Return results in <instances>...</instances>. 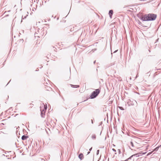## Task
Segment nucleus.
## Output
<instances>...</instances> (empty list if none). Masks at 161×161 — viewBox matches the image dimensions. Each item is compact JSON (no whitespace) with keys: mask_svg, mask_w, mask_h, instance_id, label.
Instances as JSON below:
<instances>
[{"mask_svg":"<svg viewBox=\"0 0 161 161\" xmlns=\"http://www.w3.org/2000/svg\"><path fill=\"white\" fill-rule=\"evenodd\" d=\"M153 152V151H152V152H150V153H148L147 154V156H148V155H150V154H151V153H152V152Z\"/></svg>","mask_w":161,"mask_h":161,"instance_id":"f8f14e48","label":"nucleus"},{"mask_svg":"<svg viewBox=\"0 0 161 161\" xmlns=\"http://www.w3.org/2000/svg\"><path fill=\"white\" fill-rule=\"evenodd\" d=\"M92 138L93 139H95L96 138V136L95 135H93L92 136Z\"/></svg>","mask_w":161,"mask_h":161,"instance_id":"1a4fd4ad","label":"nucleus"},{"mask_svg":"<svg viewBox=\"0 0 161 161\" xmlns=\"http://www.w3.org/2000/svg\"><path fill=\"white\" fill-rule=\"evenodd\" d=\"M158 147H157L155 149V150H158Z\"/></svg>","mask_w":161,"mask_h":161,"instance_id":"2eb2a0df","label":"nucleus"},{"mask_svg":"<svg viewBox=\"0 0 161 161\" xmlns=\"http://www.w3.org/2000/svg\"><path fill=\"white\" fill-rule=\"evenodd\" d=\"M112 150L114 152H116V151L115 149H114V148H113V149H112Z\"/></svg>","mask_w":161,"mask_h":161,"instance_id":"ddd939ff","label":"nucleus"},{"mask_svg":"<svg viewBox=\"0 0 161 161\" xmlns=\"http://www.w3.org/2000/svg\"><path fill=\"white\" fill-rule=\"evenodd\" d=\"M113 11L112 10H111L109 11V16L111 18H112V15L113 14Z\"/></svg>","mask_w":161,"mask_h":161,"instance_id":"423d86ee","label":"nucleus"},{"mask_svg":"<svg viewBox=\"0 0 161 161\" xmlns=\"http://www.w3.org/2000/svg\"><path fill=\"white\" fill-rule=\"evenodd\" d=\"M47 108V107L46 105L45 106L44 103L41 104L40 110L41 111V116L42 117H44Z\"/></svg>","mask_w":161,"mask_h":161,"instance_id":"f03ea898","label":"nucleus"},{"mask_svg":"<svg viewBox=\"0 0 161 161\" xmlns=\"http://www.w3.org/2000/svg\"><path fill=\"white\" fill-rule=\"evenodd\" d=\"M130 144L131 146H132V147H134V144L132 142H130Z\"/></svg>","mask_w":161,"mask_h":161,"instance_id":"9b49d317","label":"nucleus"},{"mask_svg":"<svg viewBox=\"0 0 161 161\" xmlns=\"http://www.w3.org/2000/svg\"><path fill=\"white\" fill-rule=\"evenodd\" d=\"M134 103H137L136 102V101H134Z\"/></svg>","mask_w":161,"mask_h":161,"instance_id":"dca6fc26","label":"nucleus"},{"mask_svg":"<svg viewBox=\"0 0 161 161\" xmlns=\"http://www.w3.org/2000/svg\"><path fill=\"white\" fill-rule=\"evenodd\" d=\"M100 92V90L99 89H96L95 91H94L92 92L91 95L90 96V97L92 99L95 98L99 94Z\"/></svg>","mask_w":161,"mask_h":161,"instance_id":"7ed1b4c3","label":"nucleus"},{"mask_svg":"<svg viewBox=\"0 0 161 161\" xmlns=\"http://www.w3.org/2000/svg\"><path fill=\"white\" fill-rule=\"evenodd\" d=\"M24 19V18H23V17L22 16V19Z\"/></svg>","mask_w":161,"mask_h":161,"instance_id":"412c9836","label":"nucleus"},{"mask_svg":"<svg viewBox=\"0 0 161 161\" xmlns=\"http://www.w3.org/2000/svg\"><path fill=\"white\" fill-rule=\"evenodd\" d=\"M70 86L71 87L73 88H78L79 87V86L77 85H73L71 84Z\"/></svg>","mask_w":161,"mask_h":161,"instance_id":"6e6552de","label":"nucleus"},{"mask_svg":"<svg viewBox=\"0 0 161 161\" xmlns=\"http://www.w3.org/2000/svg\"><path fill=\"white\" fill-rule=\"evenodd\" d=\"M157 16L156 14H149L146 15L142 18V20L143 21H152L155 19Z\"/></svg>","mask_w":161,"mask_h":161,"instance_id":"f257e3e1","label":"nucleus"},{"mask_svg":"<svg viewBox=\"0 0 161 161\" xmlns=\"http://www.w3.org/2000/svg\"><path fill=\"white\" fill-rule=\"evenodd\" d=\"M99 152V150H97V155H98V154Z\"/></svg>","mask_w":161,"mask_h":161,"instance_id":"4468645a","label":"nucleus"},{"mask_svg":"<svg viewBox=\"0 0 161 161\" xmlns=\"http://www.w3.org/2000/svg\"><path fill=\"white\" fill-rule=\"evenodd\" d=\"M28 138L27 136H26L25 135H23L22 136L21 139L23 140H25L27 139V138Z\"/></svg>","mask_w":161,"mask_h":161,"instance_id":"0eeeda50","label":"nucleus"},{"mask_svg":"<svg viewBox=\"0 0 161 161\" xmlns=\"http://www.w3.org/2000/svg\"><path fill=\"white\" fill-rule=\"evenodd\" d=\"M141 148L140 147H139V148H137L138 149V148Z\"/></svg>","mask_w":161,"mask_h":161,"instance_id":"4be33fe9","label":"nucleus"},{"mask_svg":"<svg viewBox=\"0 0 161 161\" xmlns=\"http://www.w3.org/2000/svg\"><path fill=\"white\" fill-rule=\"evenodd\" d=\"M90 153V152H88L87 153V154H88Z\"/></svg>","mask_w":161,"mask_h":161,"instance_id":"a211bd4d","label":"nucleus"},{"mask_svg":"<svg viewBox=\"0 0 161 161\" xmlns=\"http://www.w3.org/2000/svg\"><path fill=\"white\" fill-rule=\"evenodd\" d=\"M146 153L147 152H145V153H142V154H141L140 155H137L138 154H139L138 153L136 154H135L131 156L130 157H129L128 159H127L126 160V161H128L129 159H131V158L132 157H133V156H136V157H139L140 156H142V155H143V154H146Z\"/></svg>","mask_w":161,"mask_h":161,"instance_id":"20e7f679","label":"nucleus"},{"mask_svg":"<svg viewBox=\"0 0 161 161\" xmlns=\"http://www.w3.org/2000/svg\"><path fill=\"white\" fill-rule=\"evenodd\" d=\"M92 147H91V148H90L89 149V150H90V151H91L92 150Z\"/></svg>","mask_w":161,"mask_h":161,"instance_id":"f3484780","label":"nucleus"},{"mask_svg":"<svg viewBox=\"0 0 161 161\" xmlns=\"http://www.w3.org/2000/svg\"><path fill=\"white\" fill-rule=\"evenodd\" d=\"M148 148L147 147V148H146V149L147 150Z\"/></svg>","mask_w":161,"mask_h":161,"instance_id":"aec40b11","label":"nucleus"},{"mask_svg":"<svg viewBox=\"0 0 161 161\" xmlns=\"http://www.w3.org/2000/svg\"><path fill=\"white\" fill-rule=\"evenodd\" d=\"M118 108L121 110H124L125 109L121 107H118Z\"/></svg>","mask_w":161,"mask_h":161,"instance_id":"9d476101","label":"nucleus"},{"mask_svg":"<svg viewBox=\"0 0 161 161\" xmlns=\"http://www.w3.org/2000/svg\"><path fill=\"white\" fill-rule=\"evenodd\" d=\"M79 158L81 160H82L84 158V156L82 153H81L79 155Z\"/></svg>","mask_w":161,"mask_h":161,"instance_id":"39448f33","label":"nucleus"},{"mask_svg":"<svg viewBox=\"0 0 161 161\" xmlns=\"http://www.w3.org/2000/svg\"><path fill=\"white\" fill-rule=\"evenodd\" d=\"M91 122H92V124L93 123V121L92 120Z\"/></svg>","mask_w":161,"mask_h":161,"instance_id":"6ab92c4d","label":"nucleus"}]
</instances>
